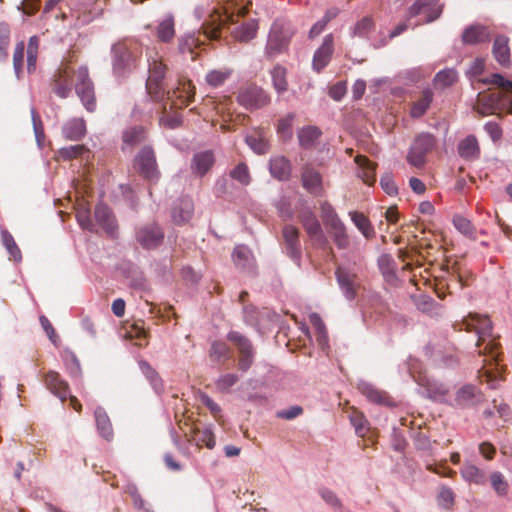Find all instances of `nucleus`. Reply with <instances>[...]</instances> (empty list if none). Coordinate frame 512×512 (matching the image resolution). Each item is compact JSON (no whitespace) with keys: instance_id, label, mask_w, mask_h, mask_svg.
<instances>
[{"instance_id":"1","label":"nucleus","mask_w":512,"mask_h":512,"mask_svg":"<svg viewBox=\"0 0 512 512\" xmlns=\"http://www.w3.org/2000/svg\"><path fill=\"white\" fill-rule=\"evenodd\" d=\"M454 328L458 331L465 330L478 335L476 346L480 348L484 345L483 349L478 350V355L489 357V359H484V364L478 371L479 377L485 378V381L494 388V382L500 374L498 365L502 352L500 343L492 336V322L487 316L470 313L460 323L454 324Z\"/></svg>"},{"instance_id":"2","label":"nucleus","mask_w":512,"mask_h":512,"mask_svg":"<svg viewBox=\"0 0 512 512\" xmlns=\"http://www.w3.org/2000/svg\"><path fill=\"white\" fill-rule=\"evenodd\" d=\"M479 81L485 85H492L495 89L489 88L480 92L474 110L482 116L494 114L496 111L512 114V81L498 73L491 74Z\"/></svg>"},{"instance_id":"3","label":"nucleus","mask_w":512,"mask_h":512,"mask_svg":"<svg viewBox=\"0 0 512 512\" xmlns=\"http://www.w3.org/2000/svg\"><path fill=\"white\" fill-rule=\"evenodd\" d=\"M74 75L76 76L75 90L77 95L87 110L94 111L96 109L94 85L89 78V72L86 67H80L76 72L67 65L59 68L52 79L53 92L61 98L68 97L72 91Z\"/></svg>"},{"instance_id":"4","label":"nucleus","mask_w":512,"mask_h":512,"mask_svg":"<svg viewBox=\"0 0 512 512\" xmlns=\"http://www.w3.org/2000/svg\"><path fill=\"white\" fill-rule=\"evenodd\" d=\"M142 55L141 45L134 40L119 41L112 47V63L115 74L121 76L137 67Z\"/></svg>"},{"instance_id":"5","label":"nucleus","mask_w":512,"mask_h":512,"mask_svg":"<svg viewBox=\"0 0 512 512\" xmlns=\"http://www.w3.org/2000/svg\"><path fill=\"white\" fill-rule=\"evenodd\" d=\"M248 13L246 7H241L237 13H229L226 9H214L201 26V33L206 40H218L221 30L225 25L234 24L237 18L244 17Z\"/></svg>"},{"instance_id":"6","label":"nucleus","mask_w":512,"mask_h":512,"mask_svg":"<svg viewBox=\"0 0 512 512\" xmlns=\"http://www.w3.org/2000/svg\"><path fill=\"white\" fill-rule=\"evenodd\" d=\"M147 55L149 75L146 81V89L153 100H159L164 95V78L167 72V66L156 51L148 53Z\"/></svg>"},{"instance_id":"7","label":"nucleus","mask_w":512,"mask_h":512,"mask_svg":"<svg viewBox=\"0 0 512 512\" xmlns=\"http://www.w3.org/2000/svg\"><path fill=\"white\" fill-rule=\"evenodd\" d=\"M43 382L45 387L62 402L69 399V405L77 412L81 411V404L75 396L70 394L68 383L61 375L53 370H49L44 374Z\"/></svg>"},{"instance_id":"8","label":"nucleus","mask_w":512,"mask_h":512,"mask_svg":"<svg viewBox=\"0 0 512 512\" xmlns=\"http://www.w3.org/2000/svg\"><path fill=\"white\" fill-rule=\"evenodd\" d=\"M436 140L433 135L423 133L417 136L407 155V161L414 167H422L426 161V155L435 147Z\"/></svg>"},{"instance_id":"9","label":"nucleus","mask_w":512,"mask_h":512,"mask_svg":"<svg viewBox=\"0 0 512 512\" xmlns=\"http://www.w3.org/2000/svg\"><path fill=\"white\" fill-rule=\"evenodd\" d=\"M227 338L239 351V370L246 372L252 366L254 361V349L251 341L237 331H231Z\"/></svg>"},{"instance_id":"10","label":"nucleus","mask_w":512,"mask_h":512,"mask_svg":"<svg viewBox=\"0 0 512 512\" xmlns=\"http://www.w3.org/2000/svg\"><path fill=\"white\" fill-rule=\"evenodd\" d=\"M237 101L246 109H259L270 103V97L261 87L250 85L239 91Z\"/></svg>"},{"instance_id":"11","label":"nucleus","mask_w":512,"mask_h":512,"mask_svg":"<svg viewBox=\"0 0 512 512\" xmlns=\"http://www.w3.org/2000/svg\"><path fill=\"white\" fill-rule=\"evenodd\" d=\"M134 168L145 178L150 181L157 180L159 171L155 154L152 148L143 147L135 157Z\"/></svg>"},{"instance_id":"12","label":"nucleus","mask_w":512,"mask_h":512,"mask_svg":"<svg viewBox=\"0 0 512 512\" xmlns=\"http://www.w3.org/2000/svg\"><path fill=\"white\" fill-rule=\"evenodd\" d=\"M137 241L145 249H154L161 245L164 239L162 228L156 224H147L137 231Z\"/></svg>"},{"instance_id":"13","label":"nucleus","mask_w":512,"mask_h":512,"mask_svg":"<svg viewBox=\"0 0 512 512\" xmlns=\"http://www.w3.org/2000/svg\"><path fill=\"white\" fill-rule=\"evenodd\" d=\"M443 6L439 4V0H417L409 9L410 17L423 15L425 22L429 23L442 13Z\"/></svg>"},{"instance_id":"14","label":"nucleus","mask_w":512,"mask_h":512,"mask_svg":"<svg viewBox=\"0 0 512 512\" xmlns=\"http://www.w3.org/2000/svg\"><path fill=\"white\" fill-rule=\"evenodd\" d=\"M299 229L287 224L282 229V238L286 254L294 261L299 262L301 258V243Z\"/></svg>"},{"instance_id":"15","label":"nucleus","mask_w":512,"mask_h":512,"mask_svg":"<svg viewBox=\"0 0 512 512\" xmlns=\"http://www.w3.org/2000/svg\"><path fill=\"white\" fill-rule=\"evenodd\" d=\"M301 182L310 194L320 195L323 191V179L320 172L312 164H305L301 172Z\"/></svg>"},{"instance_id":"16","label":"nucleus","mask_w":512,"mask_h":512,"mask_svg":"<svg viewBox=\"0 0 512 512\" xmlns=\"http://www.w3.org/2000/svg\"><path fill=\"white\" fill-rule=\"evenodd\" d=\"M483 401V394L473 385H464L455 394L454 403L460 408H470Z\"/></svg>"},{"instance_id":"17","label":"nucleus","mask_w":512,"mask_h":512,"mask_svg":"<svg viewBox=\"0 0 512 512\" xmlns=\"http://www.w3.org/2000/svg\"><path fill=\"white\" fill-rule=\"evenodd\" d=\"M299 220L310 237L319 244H325L326 239L322 232L321 225L316 215L311 210L305 209L301 211Z\"/></svg>"},{"instance_id":"18","label":"nucleus","mask_w":512,"mask_h":512,"mask_svg":"<svg viewBox=\"0 0 512 512\" xmlns=\"http://www.w3.org/2000/svg\"><path fill=\"white\" fill-rule=\"evenodd\" d=\"M334 51L333 36L328 34L325 36L322 45L316 50L313 56V69L320 72L325 68L331 60Z\"/></svg>"},{"instance_id":"19","label":"nucleus","mask_w":512,"mask_h":512,"mask_svg":"<svg viewBox=\"0 0 512 512\" xmlns=\"http://www.w3.org/2000/svg\"><path fill=\"white\" fill-rule=\"evenodd\" d=\"M194 95L195 87L190 81L180 82L172 93V104L177 108L186 107L193 101Z\"/></svg>"},{"instance_id":"20","label":"nucleus","mask_w":512,"mask_h":512,"mask_svg":"<svg viewBox=\"0 0 512 512\" xmlns=\"http://www.w3.org/2000/svg\"><path fill=\"white\" fill-rule=\"evenodd\" d=\"M269 171L275 179L287 181L291 177L292 164L285 156H274L269 161Z\"/></svg>"},{"instance_id":"21","label":"nucleus","mask_w":512,"mask_h":512,"mask_svg":"<svg viewBox=\"0 0 512 512\" xmlns=\"http://www.w3.org/2000/svg\"><path fill=\"white\" fill-rule=\"evenodd\" d=\"M335 274L338 284L346 298L349 300L354 299L357 292L356 275L341 267L337 268Z\"/></svg>"},{"instance_id":"22","label":"nucleus","mask_w":512,"mask_h":512,"mask_svg":"<svg viewBox=\"0 0 512 512\" xmlns=\"http://www.w3.org/2000/svg\"><path fill=\"white\" fill-rule=\"evenodd\" d=\"M491 34L487 27L481 25H471L467 27L462 34V41L466 45H476L488 42Z\"/></svg>"},{"instance_id":"23","label":"nucleus","mask_w":512,"mask_h":512,"mask_svg":"<svg viewBox=\"0 0 512 512\" xmlns=\"http://www.w3.org/2000/svg\"><path fill=\"white\" fill-rule=\"evenodd\" d=\"M76 219L82 229L90 233L94 232V214L92 213V205L84 199L77 201Z\"/></svg>"},{"instance_id":"24","label":"nucleus","mask_w":512,"mask_h":512,"mask_svg":"<svg viewBox=\"0 0 512 512\" xmlns=\"http://www.w3.org/2000/svg\"><path fill=\"white\" fill-rule=\"evenodd\" d=\"M98 226L110 236L115 237L118 233V224L111 210L102 204H98Z\"/></svg>"},{"instance_id":"25","label":"nucleus","mask_w":512,"mask_h":512,"mask_svg":"<svg viewBox=\"0 0 512 512\" xmlns=\"http://www.w3.org/2000/svg\"><path fill=\"white\" fill-rule=\"evenodd\" d=\"M194 205L190 198H182L172 209V219L175 224L187 223L193 215Z\"/></svg>"},{"instance_id":"26","label":"nucleus","mask_w":512,"mask_h":512,"mask_svg":"<svg viewBox=\"0 0 512 512\" xmlns=\"http://www.w3.org/2000/svg\"><path fill=\"white\" fill-rule=\"evenodd\" d=\"M457 150L459 156L467 161H473L479 158L480 155V146L474 135H468L461 140L458 144Z\"/></svg>"},{"instance_id":"27","label":"nucleus","mask_w":512,"mask_h":512,"mask_svg":"<svg viewBox=\"0 0 512 512\" xmlns=\"http://www.w3.org/2000/svg\"><path fill=\"white\" fill-rule=\"evenodd\" d=\"M359 390L361 394L364 395L372 403L385 406L393 405L392 400L386 392L376 388L371 384L362 383L359 385Z\"/></svg>"},{"instance_id":"28","label":"nucleus","mask_w":512,"mask_h":512,"mask_svg":"<svg viewBox=\"0 0 512 512\" xmlns=\"http://www.w3.org/2000/svg\"><path fill=\"white\" fill-rule=\"evenodd\" d=\"M492 53L495 60L502 66L510 63L509 39L506 36L498 35L493 43Z\"/></svg>"},{"instance_id":"29","label":"nucleus","mask_w":512,"mask_h":512,"mask_svg":"<svg viewBox=\"0 0 512 512\" xmlns=\"http://www.w3.org/2000/svg\"><path fill=\"white\" fill-rule=\"evenodd\" d=\"M359 167L358 176L367 185H372L376 181V164L372 163L366 156L357 155L354 159Z\"/></svg>"},{"instance_id":"30","label":"nucleus","mask_w":512,"mask_h":512,"mask_svg":"<svg viewBox=\"0 0 512 512\" xmlns=\"http://www.w3.org/2000/svg\"><path fill=\"white\" fill-rule=\"evenodd\" d=\"M433 101V92L430 89H424L420 97L412 102L410 108V116L412 118L422 117L429 109Z\"/></svg>"},{"instance_id":"31","label":"nucleus","mask_w":512,"mask_h":512,"mask_svg":"<svg viewBox=\"0 0 512 512\" xmlns=\"http://www.w3.org/2000/svg\"><path fill=\"white\" fill-rule=\"evenodd\" d=\"M462 478L468 483L483 485L486 482L485 472L471 462H465L460 469Z\"/></svg>"},{"instance_id":"32","label":"nucleus","mask_w":512,"mask_h":512,"mask_svg":"<svg viewBox=\"0 0 512 512\" xmlns=\"http://www.w3.org/2000/svg\"><path fill=\"white\" fill-rule=\"evenodd\" d=\"M214 164V156L210 151L200 152L194 155L191 168L199 176L205 175Z\"/></svg>"},{"instance_id":"33","label":"nucleus","mask_w":512,"mask_h":512,"mask_svg":"<svg viewBox=\"0 0 512 512\" xmlns=\"http://www.w3.org/2000/svg\"><path fill=\"white\" fill-rule=\"evenodd\" d=\"M321 135V130L316 126L303 127L298 130L299 144L304 149L313 148Z\"/></svg>"},{"instance_id":"34","label":"nucleus","mask_w":512,"mask_h":512,"mask_svg":"<svg viewBox=\"0 0 512 512\" xmlns=\"http://www.w3.org/2000/svg\"><path fill=\"white\" fill-rule=\"evenodd\" d=\"M156 37L160 42L169 43L175 37V20L169 15L162 19L156 27Z\"/></svg>"},{"instance_id":"35","label":"nucleus","mask_w":512,"mask_h":512,"mask_svg":"<svg viewBox=\"0 0 512 512\" xmlns=\"http://www.w3.org/2000/svg\"><path fill=\"white\" fill-rule=\"evenodd\" d=\"M258 22L251 19L232 31L233 37L239 42H248L256 37Z\"/></svg>"},{"instance_id":"36","label":"nucleus","mask_w":512,"mask_h":512,"mask_svg":"<svg viewBox=\"0 0 512 512\" xmlns=\"http://www.w3.org/2000/svg\"><path fill=\"white\" fill-rule=\"evenodd\" d=\"M328 232L333 237L334 243L340 249H345L349 245V238L346 232L344 223L340 221H334L332 225L327 227Z\"/></svg>"},{"instance_id":"37","label":"nucleus","mask_w":512,"mask_h":512,"mask_svg":"<svg viewBox=\"0 0 512 512\" xmlns=\"http://www.w3.org/2000/svg\"><path fill=\"white\" fill-rule=\"evenodd\" d=\"M62 133L68 140H80L85 133V123L81 119L69 120L64 124Z\"/></svg>"},{"instance_id":"38","label":"nucleus","mask_w":512,"mask_h":512,"mask_svg":"<svg viewBox=\"0 0 512 512\" xmlns=\"http://www.w3.org/2000/svg\"><path fill=\"white\" fill-rule=\"evenodd\" d=\"M286 47L287 41L281 35L277 33H271L267 41L265 54L268 58L272 59L276 55L282 53Z\"/></svg>"},{"instance_id":"39","label":"nucleus","mask_w":512,"mask_h":512,"mask_svg":"<svg viewBox=\"0 0 512 512\" xmlns=\"http://www.w3.org/2000/svg\"><path fill=\"white\" fill-rule=\"evenodd\" d=\"M204 44V41L200 40L199 36L195 34H187L179 39V51L182 54H190L192 59H195L194 50Z\"/></svg>"},{"instance_id":"40","label":"nucleus","mask_w":512,"mask_h":512,"mask_svg":"<svg viewBox=\"0 0 512 512\" xmlns=\"http://www.w3.org/2000/svg\"><path fill=\"white\" fill-rule=\"evenodd\" d=\"M349 214L352 222L366 238H372L375 235V231L370 220L363 213L350 212Z\"/></svg>"},{"instance_id":"41","label":"nucleus","mask_w":512,"mask_h":512,"mask_svg":"<svg viewBox=\"0 0 512 512\" xmlns=\"http://www.w3.org/2000/svg\"><path fill=\"white\" fill-rule=\"evenodd\" d=\"M63 364L71 377H78L81 374V367L78 358L71 350H64L61 353Z\"/></svg>"},{"instance_id":"42","label":"nucleus","mask_w":512,"mask_h":512,"mask_svg":"<svg viewBox=\"0 0 512 512\" xmlns=\"http://www.w3.org/2000/svg\"><path fill=\"white\" fill-rule=\"evenodd\" d=\"M286 68L276 65L271 71L273 87L278 93H284L288 90Z\"/></svg>"},{"instance_id":"43","label":"nucleus","mask_w":512,"mask_h":512,"mask_svg":"<svg viewBox=\"0 0 512 512\" xmlns=\"http://www.w3.org/2000/svg\"><path fill=\"white\" fill-rule=\"evenodd\" d=\"M1 238L2 243L5 246L6 250L8 251L10 255V259L19 262L22 259L21 250L19 249L18 245L16 244L13 236L7 231L2 230L1 231Z\"/></svg>"},{"instance_id":"44","label":"nucleus","mask_w":512,"mask_h":512,"mask_svg":"<svg viewBox=\"0 0 512 512\" xmlns=\"http://www.w3.org/2000/svg\"><path fill=\"white\" fill-rule=\"evenodd\" d=\"M198 447L206 446L209 449L215 446V437L210 429H194L192 440Z\"/></svg>"},{"instance_id":"45","label":"nucleus","mask_w":512,"mask_h":512,"mask_svg":"<svg viewBox=\"0 0 512 512\" xmlns=\"http://www.w3.org/2000/svg\"><path fill=\"white\" fill-rule=\"evenodd\" d=\"M247 144L257 154H265L269 150L268 141L264 138L263 134L259 131L246 137Z\"/></svg>"},{"instance_id":"46","label":"nucleus","mask_w":512,"mask_h":512,"mask_svg":"<svg viewBox=\"0 0 512 512\" xmlns=\"http://www.w3.org/2000/svg\"><path fill=\"white\" fill-rule=\"evenodd\" d=\"M350 422L355 428V432L358 436L364 437L366 433L369 431V423L367 419L365 418L364 414L353 410L350 415Z\"/></svg>"},{"instance_id":"47","label":"nucleus","mask_w":512,"mask_h":512,"mask_svg":"<svg viewBox=\"0 0 512 512\" xmlns=\"http://www.w3.org/2000/svg\"><path fill=\"white\" fill-rule=\"evenodd\" d=\"M295 118L294 113H289L285 117L278 120L277 133L284 140H290L292 138V125Z\"/></svg>"},{"instance_id":"48","label":"nucleus","mask_w":512,"mask_h":512,"mask_svg":"<svg viewBox=\"0 0 512 512\" xmlns=\"http://www.w3.org/2000/svg\"><path fill=\"white\" fill-rule=\"evenodd\" d=\"M457 72L454 69H445L438 72L434 78V85L438 88H446L457 81Z\"/></svg>"},{"instance_id":"49","label":"nucleus","mask_w":512,"mask_h":512,"mask_svg":"<svg viewBox=\"0 0 512 512\" xmlns=\"http://www.w3.org/2000/svg\"><path fill=\"white\" fill-rule=\"evenodd\" d=\"M38 48L39 38L37 36L30 37L27 45V70L29 73L36 68Z\"/></svg>"},{"instance_id":"50","label":"nucleus","mask_w":512,"mask_h":512,"mask_svg":"<svg viewBox=\"0 0 512 512\" xmlns=\"http://www.w3.org/2000/svg\"><path fill=\"white\" fill-rule=\"evenodd\" d=\"M126 337L129 339H137V345L142 346L147 344V332L139 323L131 324L126 330Z\"/></svg>"},{"instance_id":"51","label":"nucleus","mask_w":512,"mask_h":512,"mask_svg":"<svg viewBox=\"0 0 512 512\" xmlns=\"http://www.w3.org/2000/svg\"><path fill=\"white\" fill-rule=\"evenodd\" d=\"M230 176L242 185H248L251 181L250 172L245 163H239L234 167L230 172Z\"/></svg>"},{"instance_id":"52","label":"nucleus","mask_w":512,"mask_h":512,"mask_svg":"<svg viewBox=\"0 0 512 512\" xmlns=\"http://www.w3.org/2000/svg\"><path fill=\"white\" fill-rule=\"evenodd\" d=\"M231 75V71L225 70H212L207 73L206 81L212 87L221 86Z\"/></svg>"},{"instance_id":"53","label":"nucleus","mask_w":512,"mask_h":512,"mask_svg":"<svg viewBox=\"0 0 512 512\" xmlns=\"http://www.w3.org/2000/svg\"><path fill=\"white\" fill-rule=\"evenodd\" d=\"M98 432H100L101 436L110 441L113 438V429L111 422L106 415V413H101L98 411Z\"/></svg>"},{"instance_id":"54","label":"nucleus","mask_w":512,"mask_h":512,"mask_svg":"<svg viewBox=\"0 0 512 512\" xmlns=\"http://www.w3.org/2000/svg\"><path fill=\"white\" fill-rule=\"evenodd\" d=\"M490 482H491V485L493 487V489L495 490V492L500 495V496H504L507 494L508 492V483L507 481L505 480L503 474L501 472H493L491 475H490Z\"/></svg>"},{"instance_id":"55","label":"nucleus","mask_w":512,"mask_h":512,"mask_svg":"<svg viewBox=\"0 0 512 512\" xmlns=\"http://www.w3.org/2000/svg\"><path fill=\"white\" fill-rule=\"evenodd\" d=\"M139 367L141 372L145 375V377L149 380L154 388L161 386V379L157 371L148 362L144 360L140 361Z\"/></svg>"},{"instance_id":"56","label":"nucleus","mask_w":512,"mask_h":512,"mask_svg":"<svg viewBox=\"0 0 512 512\" xmlns=\"http://www.w3.org/2000/svg\"><path fill=\"white\" fill-rule=\"evenodd\" d=\"M145 132L142 127H133L124 132L123 141L127 144H137L144 140Z\"/></svg>"},{"instance_id":"57","label":"nucleus","mask_w":512,"mask_h":512,"mask_svg":"<svg viewBox=\"0 0 512 512\" xmlns=\"http://www.w3.org/2000/svg\"><path fill=\"white\" fill-rule=\"evenodd\" d=\"M455 501V493L450 487L442 486L438 494L439 505L446 509H450Z\"/></svg>"},{"instance_id":"58","label":"nucleus","mask_w":512,"mask_h":512,"mask_svg":"<svg viewBox=\"0 0 512 512\" xmlns=\"http://www.w3.org/2000/svg\"><path fill=\"white\" fill-rule=\"evenodd\" d=\"M250 257V251L246 246L235 247L232 258L236 266L244 267Z\"/></svg>"},{"instance_id":"59","label":"nucleus","mask_w":512,"mask_h":512,"mask_svg":"<svg viewBox=\"0 0 512 512\" xmlns=\"http://www.w3.org/2000/svg\"><path fill=\"white\" fill-rule=\"evenodd\" d=\"M229 348L226 343L221 341H215L212 343L210 348V358L214 361H219L228 355Z\"/></svg>"},{"instance_id":"60","label":"nucleus","mask_w":512,"mask_h":512,"mask_svg":"<svg viewBox=\"0 0 512 512\" xmlns=\"http://www.w3.org/2000/svg\"><path fill=\"white\" fill-rule=\"evenodd\" d=\"M84 151L85 148L83 145H71L68 147L61 148L59 150V155L64 160H71L82 155Z\"/></svg>"},{"instance_id":"61","label":"nucleus","mask_w":512,"mask_h":512,"mask_svg":"<svg viewBox=\"0 0 512 512\" xmlns=\"http://www.w3.org/2000/svg\"><path fill=\"white\" fill-rule=\"evenodd\" d=\"M25 45L24 42H20L16 45L13 54V65L17 76L19 77L23 67Z\"/></svg>"},{"instance_id":"62","label":"nucleus","mask_w":512,"mask_h":512,"mask_svg":"<svg viewBox=\"0 0 512 512\" xmlns=\"http://www.w3.org/2000/svg\"><path fill=\"white\" fill-rule=\"evenodd\" d=\"M322 219L326 227L332 225L334 221H340L335 210L329 203H323L321 206Z\"/></svg>"},{"instance_id":"63","label":"nucleus","mask_w":512,"mask_h":512,"mask_svg":"<svg viewBox=\"0 0 512 512\" xmlns=\"http://www.w3.org/2000/svg\"><path fill=\"white\" fill-rule=\"evenodd\" d=\"M238 381V376L233 373H227L219 377V379L216 382V386L218 389L225 391L228 390L230 387L235 385Z\"/></svg>"},{"instance_id":"64","label":"nucleus","mask_w":512,"mask_h":512,"mask_svg":"<svg viewBox=\"0 0 512 512\" xmlns=\"http://www.w3.org/2000/svg\"><path fill=\"white\" fill-rule=\"evenodd\" d=\"M319 493L322 499L331 507L335 509H340L342 507L340 499L333 491L323 488L319 491Z\"/></svg>"}]
</instances>
